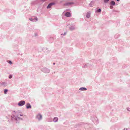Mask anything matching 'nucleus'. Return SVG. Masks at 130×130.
<instances>
[{"instance_id": "obj_18", "label": "nucleus", "mask_w": 130, "mask_h": 130, "mask_svg": "<svg viewBox=\"0 0 130 130\" xmlns=\"http://www.w3.org/2000/svg\"><path fill=\"white\" fill-rule=\"evenodd\" d=\"M2 84L4 86H5L6 85V83L5 82H3L2 83Z\"/></svg>"}, {"instance_id": "obj_21", "label": "nucleus", "mask_w": 130, "mask_h": 130, "mask_svg": "<svg viewBox=\"0 0 130 130\" xmlns=\"http://www.w3.org/2000/svg\"><path fill=\"white\" fill-rule=\"evenodd\" d=\"M9 63L10 64H12V63L11 61H9Z\"/></svg>"}, {"instance_id": "obj_13", "label": "nucleus", "mask_w": 130, "mask_h": 130, "mask_svg": "<svg viewBox=\"0 0 130 130\" xmlns=\"http://www.w3.org/2000/svg\"><path fill=\"white\" fill-rule=\"evenodd\" d=\"M93 2L92 1L89 4V5L90 7H92L94 4Z\"/></svg>"}, {"instance_id": "obj_23", "label": "nucleus", "mask_w": 130, "mask_h": 130, "mask_svg": "<svg viewBox=\"0 0 130 130\" xmlns=\"http://www.w3.org/2000/svg\"><path fill=\"white\" fill-rule=\"evenodd\" d=\"M110 7L111 9H112L113 8V7L112 6H111Z\"/></svg>"}, {"instance_id": "obj_14", "label": "nucleus", "mask_w": 130, "mask_h": 130, "mask_svg": "<svg viewBox=\"0 0 130 130\" xmlns=\"http://www.w3.org/2000/svg\"><path fill=\"white\" fill-rule=\"evenodd\" d=\"M101 11V10L100 9H97L95 11L96 12H100Z\"/></svg>"}, {"instance_id": "obj_4", "label": "nucleus", "mask_w": 130, "mask_h": 130, "mask_svg": "<svg viewBox=\"0 0 130 130\" xmlns=\"http://www.w3.org/2000/svg\"><path fill=\"white\" fill-rule=\"evenodd\" d=\"M36 118L39 121H40L42 119V115L40 114H38L36 115Z\"/></svg>"}, {"instance_id": "obj_8", "label": "nucleus", "mask_w": 130, "mask_h": 130, "mask_svg": "<svg viewBox=\"0 0 130 130\" xmlns=\"http://www.w3.org/2000/svg\"><path fill=\"white\" fill-rule=\"evenodd\" d=\"M65 16L68 17H70L71 16V14L69 12H67L65 14Z\"/></svg>"}, {"instance_id": "obj_19", "label": "nucleus", "mask_w": 130, "mask_h": 130, "mask_svg": "<svg viewBox=\"0 0 130 130\" xmlns=\"http://www.w3.org/2000/svg\"><path fill=\"white\" fill-rule=\"evenodd\" d=\"M12 75H10L9 76V78L10 79H11L12 78Z\"/></svg>"}, {"instance_id": "obj_3", "label": "nucleus", "mask_w": 130, "mask_h": 130, "mask_svg": "<svg viewBox=\"0 0 130 130\" xmlns=\"http://www.w3.org/2000/svg\"><path fill=\"white\" fill-rule=\"evenodd\" d=\"M25 104V102L24 101H20L18 103V105L19 106H22L24 105Z\"/></svg>"}, {"instance_id": "obj_24", "label": "nucleus", "mask_w": 130, "mask_h": 130, "mask_svg": "<svg viewBox=\"0 0 130 130\" xmlns=\"http://www.w3.org/2000/svg\"><path fill=\"white\" fill-rule=\"evenodd\" d=\"M35 36H37V34L36 33L35 34Z\"/></svg>"}, {"instance_id": "obj_7", "label": "nucleus", "mask_w": 130, "mask_h": 130, "mask_svg": "<svg viewBox=\"0 0 130 130\" xmlns=\"http://www.w3.org/2000/svg\"><path fill=\"white\" fill-rule=\"evenodd\" d=\"M26 106L27 109L31 108V106L29 103H27L26 105Z\"/></svg>"}, {"instance_id": "obj_1", "label": "nucleus", "mask_w": 130, "mask_h": 130, "mask_svg": "<svg viewBox=\"0 0 130 130\" xmlns=\"http://www.w3.org/2000/svg\"><path fill=\"white\" fill-rule=\"evenodd\" d=\"M15 113L16 114V116L15 117V118L16 120L19 119H22V118L20 117V116H22L23 114L20 111H17L15 112Z\"/></svg>"}, {"instance_id": "obj_22", "label": "nucleus", "mask_w": 130, "mask_h": 130, "mask_svg": "<svg viewBox=\"0 0 130 130\" xmlns=\"http://www.w3.org/2000/svg\"><path fill=\"white\" fill-rule=\"evenodd\" d=\"M41 1H42V2H44L46 0H40Z\"/></svg>"}, {"instance_id": "obj_20", "label": "nucleus", "mask_w": 130, "mask_h": 130, "mask_svg": "<svg viewBox=\"0 0 130 130\" xmlns=\"http://www.w3.org/2000/svg\"><path fill=\"white\" fill-rule=\"evenodd\" d=\"M109 0H104V2L105 3H107L109 1Z\"/></svg>"}, {"instance_id": "obj_12", "label": "nucleus", "mask_w": 130, "mask_h": 130, "mask_svg": "<svg viewBox=\"0 0 130 130\" xmlns=\"http://www.w3.org/2000/svg\"><path fill=\"white\" fill-rule=\"evenodd\" d=\"M90 13L89 12H88L87 13L86 15V17L88 18H89L90 17Z\"/></svg>"}, {"instance_id": "obj_17", "label": "nucleus", "mask_w": 130, "mask_h": 130, "mask_svg": "<svg viewBox=\"0 0 130 130\" xmlns=\"http://www.w3.org/2000/svg\"><path fill=\"white\" fill-rule=\"evenodd\" d=\"M126 110H127L128 111H130V108L129 107H128L126 108Z\"/></svg>"}, {"instance_id": "obj_5", "label": "nucleus", "mask_w": 130, "mask_h": 130, "mask_svg": "<svg viewBox=\"0 0 130 130\" xmlns=\"http://www.w3.org/2000/svg\"><path fill=\"white\" fill-rule=\"evenodd\" d=\"M29 19L32 22H36L38 20V19L36 17L34 19H33L32 18H30Z\"/></svg>"}, {"instance_id": "obj_25", "label": "nucleus", "mask_w": 130, "mask_h": 130, "mask_svg": "<svg viewBox=\"0 0 130 130\" xmlns=\"http://www.w3.org/2000/svg\"><path fill=\"white\" fill-rule=\"evenodd\" d=\"M117 1H119L120 0H116Z\"/></svg>"}, {"instance_id": "obj_10", "label": "nucleus", "mask_w": 130, "mask_h": 130, "mask_svg": "<svg viewBox=\"0 0 130 130\" xmlns=\"http://www.w3.org/2000/svg\"><path fill=\"white\" fill-rule=\"evenodd\" d=\"M58 118L57 117H55L53 119V121L54 122H57Z\"/></svg>"}, {"instance_id": "obj_15", "label": "nucleus", "mask_w": 130, "mask_h": 130, "mask_svg": "<svg viewBox=\"0 0 130 130\" xmlns=\"http://www.w3.org/2000/svg\"><path fill=\"white\" fill-rule=\"evenodd\" d=\"M110 3L111 5H114L115 4V2L113 1H112Z\"/></svg>"}, {"instance_id": "obj_9", "label": "nucleus", "mask_w": 130, "mask_h": 130, "mask_svg": "<svg viewBox=\"0 0 130 130\" xmlns=\"http://www.w3.org/2000/svg\"><path fill=\"white\" fill-rule=\"evenodd\" d=\"M54 4V3H50L48 5L47 8H51V6Z\"/></svg>"}, {"instance_id": "obj_27", "label": "nucleus", "mask_w": 130, "mask_h": 130, "mask_svg": "<svg viewBox=\"0 0 130 130\" xmlns=\"http://www.w3.org/2000/svg\"><path fill=\"white\" fill-rule=\"evenodd\" d=\"M54 64H55V63H54Z\"/></svg>"}, {"instance_id": "obj_16", "label": "nucleus", "mask_w": 130, "mask_h": 130, "mask_svg": "<svg viewBox=\"0 0 130 130\" xmlns=\"http://www.w3.org/2000/svg\"><path fill=\"white\" fill-rule=\"evenodd\" d=\"M8 91V90L7 89H5L4 90V93L5 94H6L7 93V92Z\"/></svg>"}, {"instance_id": "obj_6", "label": "nucleus", "mask_w": 130, "mask_h": 130, "mask_svg": "<svg viewBox=\"0 0 130 130\" xmlns=\"http://www.w3.org/2000/svg\"><path fill=\"white\" fill-rule=\"evenodd\" d=\"M79 90L82 91H86L87 90V89L85 88L82 87L80 88L79 89Z\"/></svg>"}, {"instance_id": "obj_26", "label": "nucleus", "mask_w": 130, "mask_h": 130, "mask_svg": "<svg viewBox=\"0 0 130 130\" xmlns=\"http://www.w3.org/2000/svg\"><path fill=\"white\" fill-rule=\"evenodd\" d=\"M65 34H65V33H64V35H65Z\"/></svg>"}, {"instance_id": "obj_2", "label": "nucleus", "mask_w": 130, "mask_h": 130, "mask_svg": "<svg viewBox=\"0 0 130 130\" xmlns=\"http://www.w3.org/2000/svg\"><path fill=\"white\" fill-rule=\"evenodd\" d=\"M42 71L46 73H48L50 71V70L46 68H44L41 69Z\"/></svg>"}, {"instance_id": "obj_11", "label": "nucleus", "mask_w": 130, "mask_h": 130, "mask_svg": "<svg viewBox=\"0 0 130 130\" xmlns=\"http://www.w3.org/2000/svg\"><path fill=\"white\" fill-rule=\"evenodd\" d=\"M75 29V27L74 26H71L69 28V29L71 30H74Z\"/></svg>"}]
</instances>
